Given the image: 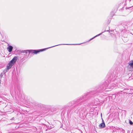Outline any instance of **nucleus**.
<instances>
[{
	"label": "nucleus",
	"instance_id": "nucleus-13",
	"mask_svg": "<svg viewBox=\"0 0 133 133\" xmlns=\"http://www.w3.org/2000/svg\"><path fill=\"white\" fill-rule=\"evenodd\" d=\"M129 123L131 125H132L133 124L132 122L130 120H129Z\"/></svg>",
	"mask_w": 133,
	"mask_h": 133
},
{
	"label": "nucleus",
	"instance_id": "nucleus-11",
	"mask_svg": "<svg viewBox=\"0 0 133 133\" xmlns=\"http://www.w3.org/2000/svg\"><path fill=\"white\" fill-rule=\"evenodd\" d=\"M8 70L6 68L3 71V74H5V73Z\"/></svg>",
	"mask_w": 133,
	"mask_h": 133
},
{
	"label": "nucleus",
	"instance_id": "nucleus-5",
	"mask_svg": "<svg viewBox=\"0 0 133 133\" xmlns=\"http://www.w3.org/2000/svg\"><path fill=\"white\" fill-rule=\"evenodd\" d=\"M17 59V58L16 57H15L14 58L10 61L9 63L11 64L12 65L14 64L16 62Z\"/></svg>",
	"mask_w": 133,
	"mask_h": 133
},
{
	"label": "nucleus",
	"instance_id": "nucleus-4",
	"mask_svg": "<svg viewBox=\"0 0 133 133\" xmlns=\"http://www.w3.org/2000/svg\"><path fill=\"white\" fill-rule=\"evenodd\" d=\"M17 59V58L16 57H15L14 58L10 61L9 63L11 64L12 65L14 64L16 62Z\"/></svg>",
	"mask_w": 133,
	"mask_h": 133
},
{
	"label": "nucleus",
	"instance_id": "nucleus-12",
	"mask_svg": "<svg viewBox=\"0 0 133 133\" xmlns=\"http://www.w3.org/2000/svg\"><path fill=\"white\" fill-rule=\"evenodd\" d=\"M115 86V84H114V85H112V86H110V88H111V89H113L114 87Z\"/></svg>",
	"mask_w": 133,
	"mask_h": 133
},
{
	"label": "nucleus",
	"instance_id": "nucleus-9",
	"mask_svg": "<svg viewBox=\"0 0 133 133\" xmlns=\"http://www.w3.org/2000/svg\"><path fill=\"white\" fill-rule=\"evenodd\" d=\"M8 65L7 66V67L6 68L8 70H9V69H10L13 66L12 65L9 63L8 64Z\"/></svg>",
	"mask_w": 133,
	"mask_h": 133
},
{
	"label": "nucleus",
	"instance_id": "nucleus-15",
	"mask_svg": "<svg viewBox=\"0 0 133 133\" xmlns=\"http://www.w3.org/2000/svg\"><path fill=\"white\" fill-rule=\"evenodd\" d=\"M76 44V45H77V44Z\"/></svg>",
	"mask_w": 133,
	"mask_h": 133
},
{
	"label": "nucleus",
	"instance_id": "nucleus-6",
	"mask_svg": "<svg viewBox=\"0 0 133 133\" xmlns=\"http://www.w3.org/2000/svg\"><path fill=\"white\" fill-rule=\"evenodd\" d=\"M102 122L99 125V126L101 128H103L105 127V125L104 122L102 119Z\"/></svg>",
	"mask_w": 133,
	"mask_h": 133
},
{
	"label": "nucleus",
	"instance_id": "nucleus-8",
	"mask_svg": "<svg viewBox=\"0 0 133 133\" xmlns=\"http://www.w3.org/2000/svg\"><path fill=\"white\" fill-rule=\"evenodd\" d=\"M12 49L13 47L11 46H9L7 48L9 52H11Z\"/></svg>",
	"mask_w": 133,
	"mask_h": 133
},
{
	"label": "nucleus",
	"instance_id": "nucleus-1",
	"mask_svg": "<svg viewBox=\"0 0 133 133\" xmlns=\"http://www.w3.org/2000/svg\"><path fill=\"white\" fill-rule=\"evenodd\" d=\"M71 44H60L59 45H55L54 46H53L52 47H49V48H48L44 49H40L39 50H24V51H22L23 53H26V54L28 53V52L29 53V55L30 53H34L35 54H36L37 53H39V52L41 51H44L45 49H48L50 48H52L53 47H54L56 46H57L58 45H70Z\"/></svg>",
	"mask_w": 133,
	"mask_h": 133
},
{
	"label": "nucleus",
	"instance_id": "nucleus-14",
	"mask_svg": "<svg viewBox=\"0 0 133 133\" xmlns=\"http://www.w3.org/2000/svg\"><path fill=\"white\" fill-rule=\"evenodd\" d=\"M4 74H3V73H1V74L0 75V76H1V77H2V76H3V75Z\"/></svg>",
	"mask_w": 133,
	"mask_h": 133
},
{
	"label": "nucleus",
	"instance_id": "nucleus-7",
	"mask_svg": "<svg viewBox=\"0 0 133 133\" xmlns=\"http://www.w3.org/2000/svg\"><path fill=\"white\" fill-rule=\"evenodd\" d=\"M109 31V30H107V31H106L105 30L104 32H101V33L100 34H98L97 35H96V36H94V37H93L92 38H91V39L89 41H91V40L92 39H93L94 38H95L96 37H97V36H99L100 35H101L104 32H105V31Z\"/></svg>",
	"mask_w": 133,
	"mask_h": 133
},
{
	"label": "nucleus",
	"instance_id": "nucleus-3",
	"mask_svg": "<svg viewBox=\"0 0 133 133\" xmlns=\"http://www.w3.org/2000/svg\"><path fill=\"white\" fill-rule=\"evenodd\" d=\"M17 59V58L16 57H15L14 58L10 61L9 63L11 64L12 65L14 64L16 62Z\"/></svg>",
	"mask_w": 133,
	"mask_h": 133
},
{
	"label": "nucleus",
	"instance_id": "nucleus-10",
	"mask_svg": "<svg viewBox=\"0 0 133 133\" xmlns=\"http://www.w3.org/2000/svg\"><path fill=\"white\" fill-rule=\"evenodd\" d=\"M129 65L133 68V61H131L129 62Z\"/></svg>",
	"mask_w": 133,
	"mask_h": 133
},
{
	"label": "nucleus",
	"instance_id": "nucleus-2",
	"mask_svg": "<svg viewBox=\"0 0 133 133\" xmlns=\"http://www.w3.org/2000/svg\"><path fill=\"white\" fill-rule=\"evenodd\" d=\"M86 96L85 95H84L82 97H80L79 99H78L77 100L75 101H72L71 102H70L69 103V104H70V105H74V104L76 103H78V102H79L81 100L85 99V98Z\"/></svg>",
	"mask_w": 133,
	"mask_h": 133
},
{
	"label": "nucleus",
	"instance_id": "nucleus-16",
	"mask_svg": "<svg viewBox=\"0 0 133 133\" xmlns=\"http://www.w3.org/2000/svg\"><path fill=\"white\" fill-rule=\"evenodd\" d=\"M101 116H102V114H101Z\"/></svg>",
	"mask_w": 133,
	"mask_h": 133
}]
</instances>
